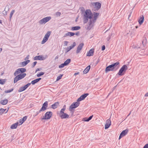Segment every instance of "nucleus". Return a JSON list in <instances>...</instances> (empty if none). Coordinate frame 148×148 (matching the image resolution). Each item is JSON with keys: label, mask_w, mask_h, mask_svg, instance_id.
<instances>
[{"label": "nucleus", "mask_w": 148, "mask_h": 148, "mask_svg": "<svg viewBox=\"0 0 148 148\" xmlns=\"http://www.w3.org/2000/svg\"><path fill=\"white\" fill-rule=\"evenodd\" d=\"M99 15V13L95 12H94L93 15L90 10H86L83 18L84 23H87L88 19H90L89 25H92L96 22Z\"/></svg>", "instance_id": "1"}, {"label": "nucleus", "mask_w": 148, "mask_h": 148, "mask_svg": "<svg viewBox=\"0 0 148 148\" xmlns=\"http://www.w3.org/2000/svg\"><path fill=\"white\" fill-rule=\"evenodd\" d=\"M119 67V63L117 62L107 66L105 69V72L106 73L110 71H115L118 69Z\"/></svg>", "instance_id": "2"}, {"label": "nucleus", "mask_w": 148, "mask_h": 148, "mask_svg": "<svg viewBox=\"0 0 148 148\" xmlns=\"http://www.w3.org/2000/svg\"><path fill=\"white\" fill-rule=\"evenodd\" d=\"M101 4L99 2L92 3L90 5L92 10L93 11H98L101 8Z\"/></svg>", "instance_id": "3"}, {"label": "nucleus", "mask_w": 148, "mask_h": 148, "mask_svg": "<svg viewBox=\"0 0 148 148\" xmlns=\"http://www.w3.org/2000/svg\"><path fill=\"white\" fill-rule=\"evenodd\" d=\"M127 69V67L126 65L123 66L119 70L118 74L120 76H122L124 75Z\"/></svg>", "instance_id": "4"}, {"label": "nucleus", "mask_w": 148, "mask_h": 148, "mask_svg": "<svg viewBox=\"0 0 148 148\" xmlns=\"http://www.w3.org/2000/svg\"><path fill=\"white\" fill-rule=\"evenodd\" d=\"M51 18L50 16L46 17L40 20L39 23L41 25L45 24L46 23L49 21Z\"/></svg>", "instance_id": "5"}, {"label": "nucleus", "mask_w": 148, "mask_h": 148, "mask_svg": "<svg viewBox=\"0 0 148 148\" xmlns=\"http://www.w3.org/2000/svg\"><path fill=\"white\" fill-rule=\"evenodd\" d=\"M80 104V103L78 101L75 102H74L72 103L70 107L69 110L70 111H71L75 108L77 107Z\"/></svg>", "instance_id": "6"}, {"label": "nucleus", "mask_w": 148, "mask_h": 148, "mask_svg": "<svg viewBox=\"0 0 148 148\" xmlns=\"http://www.w3.org/2000/svg\"><path fill=\"white\" fill-rule=\"evenodd\" d=\"M31 85V83H28L24 86L21 87L19 88L18 91L19 92H21L26 90L28 87Z\"/></svg>", "instance_id": "7"}, {"label": "nucleus", "mask_w": 148, "mask_h": 148, "mask_svg": "<svg viewBox=\"0 0 148 148\" xmlns=\"http://www.w3.org/2000/svg\"><path fill=\"white\" fill-rule=\"evenodd\" d=\"M52 115V113L51 112H47L45 114V118L43 119H50Z\"/></svg>", "instance_id": "8"}, {"label": "nucleus", "mask_w": 148, "mask_h": 148, "mask_svg": "<svg viewBox=\"0 0 148 148\" xmlns=\"http://www.w3.org/2000/svg\"><path fill=\"white\" fill-rule=\"evenodd\" d=\"M48 102L46 101L42 104V107L40 109V111H44L47 109L48 107Z\"/></svg>", "instance_id": "9"}, {"label": "nucleus", "mask_w": 148, "mask_h": 148, "mask_svg": "<svg viewBox=\"0 0 148 148\" xmlns=\"http://www.w3.org/2000/svg\"><path fill=\"white\" fill-rule=\"evenodd\" d=\"M89 95L88 93H85L82 95L77 100V101L79 102L85 99V98Z\"/></svg>", "instance_id": "10"}, {"label": "nucleus", "mask_w": 148, "mask_h": 148, "mask_svg": "<svg viewBox=\"0 0 148 148\" xmlns=\"http://www.w3.org/2000/svg\"><path fill=\"white\" fill-rule=\"evenodd\" d=\"M84 45V44L83 43H81L77 47L76 51V52L77 53H78L80 52V51L82 49Z\"/></svg>", "instance_id": "11"}, {"label": "nucleus", "mask_w": 148, "mask_h": 148, "mask_svg": "<svg viewBox=\"0 0 148 148\" xmlns=\"http://www.w3.org/2000/svg\"><path fill=\"white\" fill-rule=\"evenodd\" d=\"M27 118V116H25L23 118L20 119L17 122V123H18V124L19 125H20L22 124L26 120Z\"/></svg>", "instance_id": "12"}, {"label": "nucleus", "mask_w": 148, "mask_h": 148, "mask_svg": "<svg viewBox=\"0 0 148 148\" xmlns=\"http://www.w3.org/2000/svg\"><path fill=\"white\" fill-rule=\"evenodd\" d=\"M128 130H123L120 134L119 139H120L122 137L125 136L128 133Z\"/></svg>", "instance_id": "13"}, {"label": "nucleus", "mask_w": 148, "mask_h": 148, "mask_svg": "<svg viewBox=\"0 0 148 148\" xmlns=\"http://www.w3.org/2000/svg\"><path fill=\"white\" fill-rule=\"evenodd\" d=\"M111 125V121L110 120L108 119L106 121V124L105 125V129H108L110 126Z\"/></svg>", "instance_id": "14"}, {"label": "nucleus", "mask_w": 148, "mask_h": 148, "mask_svg": "<svg viewBox=\"0 0 148 148\" xmlns=\"http://www.w3.org/2000/svg\"><path fill=\"white\" fill-rule=\"evenodd\" d=\"M60 116L61 119H67L69 118V115L65 113L60 114Z\"/></svg>", "instance_id": "15"}, {"label": "nucleus", "mask_w": 148, "mask_h": 148, "mask_svg": "<svg viewBox=\"0 0 148 148\" xmlns=\"http://www.w3.org/2000/svg\"><path fill=\"white\" fill-rule=\"evenodd\" d=\"M75 35V33L72 32H68L67 33L65 34L64 36V37H65L67 36H69L70 37L73 36Z\"/></svg>", "instance_id": "16"}, {"label": "nucleus", "mask_w": 148, "mask_h": 148, "mask_svg": "<svg viewBox=\"0 0 148 148\" xmlns=\"http://www.w3.org/2000/svg\"><path fill=\"white\" fill-rule=\"evenodd\" d=\"M94 52V49H91L87 53V56H93V55Z\"/></svg>", "instance_id": "17"}, {"label": "nucleus", "mask_w": 148, "mask_h": 148, "mask_svg": "<svg viewBox=\"0 0 148 148\" xmlns=\"http://www.w3.org/2000/svg\"><path fill=\"white\" fill-rule=\"evenodd\" d=\"M43 59V57L40 56H36L34 58V60H42Z\"/></svg>", "instance_id": "18"}, {"label": "nucleus", "mask_w": 148, "mask_h": 148, "mask_svg": "<svg viewBox=\"0 0 148 148\" xmlns=\"http://www.w3.org/2000/svg\"><path fill=\"white\" fill-rule=\"evenodd\" d=\"M41 79V78H38L36 79L35 80H34L33 81H32L31 82V83L33 85H34L35 84L37 83L39 81H40Z\"/></svg>", "instance_id": "19"}, {"label": "nucleus", "mask_w": 148, "mask_h": 148, "mask_svg": "<svg viewBox=\"0 0 148 148\" xmlns=\"http://www.w3.org/2000/svg\"><path fill=\"white\" fill-rule=\"evenodd\" d=\"M59 106V103L58 102H56L55 103L51 105V108L53 109H54L56 108L58 106Z\"/></svg>", "instance_id": "20"}, {"label": "nucleus", "mask_w": 148, "mask_h": 148, "mask_svg": "<svg viewBox=\"0 0 148 148\" xmlns=\"http://www.w3.org/2000/svg\"><path fill=\"white\" fill-rule=\"evenodd\" d=\"M26 75V74L25 73H21L18 75L20 80L24 78Z\"/></svg>", "instance_id": "21"}, {"label": "nucleus", "mask_w": 148, "mask_h": 148, "mask_svg": "<svg viewBox=\"0 0 148 148\" xmlns=\"http://www.w3.org/2000/svg\"><path fill=\"white\" fill-rule=\"evenodd\" d=\"M144 20V17L143 15L140 17V18L138 20L139 23L141 25L143 23Z\"/></svg>", "instance_id": "22"}, {"label": "nucleus", "mask_w": 148, "mask_h": 148, "mask_svg": "<svg viewBox=\"0 0 148 148\" xmlns=\"http://www.w3.org/2000/svg\"><path fill=\"white\" fill-rule=\"evenodd\" d=\"M90 68V65L88 66L84 70V73L86 74L89 71Z\"/></svg>", "instance_id": "23"}, {"label": "nucleus", "mask_w": 148, "mask_h": 148, "mask_svg": "<svg viewBox=\"0 0 148 148\" xmlns=\"http://www.w3.org/2000/svg\"><path fill=\"white\" fill-rule=\"evenodd\" d=\"M30 62V60H27L25 61L22 62L21 63V64L23 66H26L28 63H29Z\"/></svg>", "instance_id": "24"}, {"label": "nucleus", "mask_w": 148, "mask_h": 148, "mask_svg": "<svg viewBox=\"0 0 148 148\" xmlns=\"http://www.w3.org/2000/svg\"><path fill=\"white\" fill-rule=\"evenodd\" d=\"M18 125V123L16 122L12 125L10 127V128L11 129H16Z\"/></svg>", "instance_id": "25"}, {"label": "nucleus", "mask_w": 148, "mask_h": 148, "mask_svg": "<svg viewBox=\"0 0 148 148\" xmlns=\"http://www.w3.org/2000/svg\"><path fill=\"white\" fill-rule=\"evenodd\" d=\"M8 102V101L7 99L3 100H1L0 101V103L3 105H5L7 104Z\"/></svg>", "instance_id": "26"}, {"label": "nucleus", "mask_w": 148, "mask_h": 148, "mask_svg": "<svg viewBox=\"0 0 148 148\" xmlns=\"http://www.w3.org/2000/svg\"><path fill=\"white\" fill-rule=\"evenodd\" d=\"M80 27L78 26L73 27H72L71 29V30L73 31L77 30L79 29H80Z\"/></svg>", "instance_id": "27"}, {"label": "nucleus", "mask_w": 148, "mask_h": 148, "mask_svg": "<svg viewBox=\"0 0 148 148\" xmlns=\"http://www.w3.org/2000/svg\"><path fill=\"white\" fill-rule=\"evenodd\" d=\"M18 70L20 71V72L22 73H23L25 72L26 70V69L24 68H19Z\"/></svg>", "instance_id": "28"}, {"label": "nucleus", "mask_w": 148, "mask_h": 148, "mask_svg": "<svg viewBox=\"0 0 148 148\" xmlns=\"http://www.w3.org/2000/svg\"><path fill=\"white\" fill-rule=\"evenodd\" d=\"M51 32L50 31L47 32L46 34H45L44 37L48 39L50 34H51Z\"/></svg>", "instance_id": "29"}, {"label": "nucleus", "mask_w": 148, "mask_h": 148, "mask_svg": "<svg viewBox=\"0 0 148 148\" xmlns=\"http://www.w3.org/2000/svg\"><path fill=\"white\" fill-rule=\"evenodd\" d=\"M20 79L19 78V77L18 76V75L16 76L14 78V83H16L18 81L20 80Z\"/></svg>", "instance_id": "30"}, {"label": "nucleus", "mask_w": 148, "mask_h": 148, "mask_svg": "<svg viewBox=\"0 0 148 148\" xmlns=\"http://www.w3.org/2000/svg\"><path fill=\"white\" fill-rule=\"evenodd\" d=\"M71 60L70 59H67L66 61H65L64 63L65 64L66 66L68 65L71 62Z\"/></svg>", "instance_id": "31"}, {"label": "nucleus", "mask_w": 148, "mask_h": 148, "mask_svg": "<svg viewBox=\"0 0 148 148\" xmlns=\"http://www.w3.org/2000/svg\"><path fill=\"white\" fill-rule=\"evenodd\" d=\"M15 12V10H13L11 12L10 14V21H11V19L12 18V16L14 13Z\"/></svg>", "instance_id": "32"}, {"label": "nucleus", "mask_w": 148, "mask_h": 148, "mask_svg": "<svg viewBox=\"0 0 148 148\" xmlns=\"http://www.w3.org/2000/svg\"><path fill=\"white\" fill-rule=\"evenodd\" d=\"M142 42L143 46L144 47L146 45V39L145 38H143V39Z\"/></svg>", "instance_id": "33"}, {"label": "nucleus", "mask_w": 148, "mask_h": 148, "mask_svg": "<svg viewBox=\"0 0 148 148\" xmlns=\"http://www.w3.org/2000/svg\"><path fill=\"white\" fill-rule=\"evenodd\" d=\"M6 81V79H0V84L3 85L5 84Z\"/></svg>", "instance_id": "34"}, {"label": "nucleus", "mask_w": 148, "mask_h": 148, "mask_svg": "<svg viewBox=\"0 0 148 148\" xmlns=\"http://www.w3.org/2000/svg\"><path fill=\"white\" fill-rule=\"evenodd\" d=\"M65 106H66L64 105V106L63 107V108L61 109V110L60 111V114L63 113H64V110H65V109H66Z\"/></svg>", "instance_id": "35"}, {"label": "nucleus", "mask_w": 148, "mask_h": 148, "mask_svg": "<svg viewBox=\"0 0 148 148\" xmlns=\"http://www.w3.org/2000/svg\"><path fill=\"white\" fill-rule=\"evenodd\" d=\"M48 39L44 37L43 39L41 42V44H44L48 40Z\"/></svg>", "instance_id": "36"}, {"label": "nucleus", "mask_w": 148, "mask_h": 148, "mask_svg": "<svg viewBox=\"0 0 148 148\" xmlns=\"http://www.w3.org/2000/svg\"><path fill=\"white\" fill-rule=\"evenodd\" d=\"M76 45V43L75 42H74L73 44L71 46H70L69 47L71 49L75 47Z\"/></svg>", "instance_id": "37"}, {"label": "nucleus", "mask_w": 148, "mask_h": 148, "mask_svg": "<svg viewBox=\"0 0 148 148\" xmlns=\"http://www.w3.org/2000/svg\"><path fill=\"white\" fill-rule=\"evenodd\" d=\"M18 69L16 70L15 72L14 75L15 76H16L17 75L20 73V71L18 70Z\"/></svg>", "instance_id": "38"}, {"label": "nucleus", "mask_w": 148, "mask_h": 148, "mask_svg": "<svg viewBox=\"0 0 148 148\" xmlns=\"http://www.w3.org/2000/svg\"><path fill=\"white\" fill-rule=\"evenodd\" d=\"M0 115L2 114L6 110V109H4L3 108L0 109Z\"/></svg>", "instance_id": "39"}, {"label": "nucleus", "mask_w": 148, "mask_h": 148, "mask_svg": "<svg viewBox=\"0 0 148 148\" xmlns=\"http://www.w3.org/2000/svg\"><path fill=\"white\" fill-rule=\"evenodd\" d=\"M63 75V74H60L59 76H58L57 78L56 81H59L61 79Z\"/></svg>", "instance_id": "40"}, {"label": "nucleus", "mask_w": 148, "mask_h": 148, "mask_svg": "<svg viewBox=\"0 0 148 148\" xmlns=\"http://www.w3.org/2000/svg\"><path fill=\"white\" fill-rule=\"evenodd\" d=\"M13 90H14L13 88H12L10 90H5V93H10V92H12V91H13Z\"/></svg>", "instance_id": "41"}, {"label": "nucleus", "mask_w": 148, "mask_h": 148, "mask_svg": "<svg viewBox=\"0 0 148 148\" xmlns=\"http://www.w3.org/2000/svg\"><path fill=\"white\" fill-rule=\"evenodd\" d=\"M45 73L44 72H41V73H39L37 75V76L38 77H40L41 76L43 75Z\"/></svg>", "instance_id": "42"}, {"label": "nucleus", "mask_w": 148, "mask_h": 148, "mask_svg": "<svg viewBox=\"0 0 148 148\" xmlns=\"http://www.w3.org/2000/svg\"><path fill=\"white\" fill-rule=\"evenodd\" d=\"M66 65L64 63L61 64L59 66V68H62L64 67Z\"/></svg>", "instance_id": "43"}, {"label": "nucleus", "mask_w": 148, "mask_h": 148, "mask_svg": "<svg viewBox=\"0 0 148 148\" xmlns=\"http://www.w3.org/2000/svg\"><path fill=\"white\" fill-rule=\"evenodd\" d=\"M82 120L84 121H87V122L88 121H90L89 120V119L88 118H87V117H85V118H84Z\"/></svg>", "instance_id": "44"}, {"label": "nucleus", "mask_w": 148, "mask_h": 148, "mask_svg": "<svg viewBox=\"0 0 148 148\" xmlns=\"http://www.w3.org/2000/svg\"><path fill=\"white\" fill-rule=\"evenodd\" d=\"M61 14V13L60 12H58L56 13V15L57 17L60 16Z\"/></svg>", "instance_id": "45"}, {"label": "nucleus", "mask_w": 148, "mask_h": 148, "mask_svg": "<svg viewBox=\"0 0 148 148\" xmlns=\"http://www.w3.org/2000/svg\"><path fill=\"white\" fill-rule=\"evenodd\" d=\"M71 49H70V48L69 47H67L66 48V53H67Z\"/></svg>", "instance_id": "46"}, {"label": "nucleus", "mask_w": 148, "mask_h": 148, "mask_svg": "<svg viewBox=\"0 0 148 148\" xmlns=\"http://www.w3.org/2000/svg\"><path fill=\"white\" fill-rule=\"evenodd\" d=\"M111 35H109L108 36L107 38L106 39L108 41H109L111 37Z\"/></svg>", "instance_id": "47"}, {"label": "nucleus", "mask_w": 148, "mask_h": 148, "mask_svg": "<svg viewBox=\"0 0 148 148\" xmlns=\"http://www.w3.org/2000/svg\"><path fill=\"white\" fill-rule=\"evenodd\" d=\"M37 63V62H34L33 63V64L32 65V68L34 67L36 65V64Z\"/></svg>", "instance_id": "48"}, {"label": "nucleus", "mask_w": 148, "mask_h": 148, "mask_svg": "<svg viewBox=\"0 0 148 148\" xmlns=\"http://www.w3.org/2000/svg\"><path fill=\"white\" fill-rule=\"evenodd\" d=\"M105 49V46L103 45L102 46L101 50L102 51H104Z\"/></svg>", "instance_id": "49"}, {"label": "nucleus", "mask_w": 148, "mask_h": 148, "mask_svg": "<svg viewBox=\"0 0 148 148\" xmlns=\"http://www.w3.org/2000/svg\"><path fill=\"white\" fill-rule=\"evenodd\" d=\"M68 42L66 41H65L64 42V45L65 46H67L68 45Z\"/></svg>", "instance_id": "50"}, {"label": "nucleus", "mask_w": 148, "mask_h": 148, "mask_svg": "<svg viewBox=\"0 0 148 148\" xmlns=\"http://www.w3.org/2000/svg\"><path fill=\"white\" fill-rule=\"evenodd\" d=\"M29 55H28L25 58V60H28L29 59Z\"/></svg>", "instance_id": "51"}, {"label": "nucleus", "mask_w": 148, "mask_h": 148, "mask_svg": "<svg viewBox=\"0 0 148 148\" xmlns=\"http://www.w3.org/2000/svg\"><path fill=\"white\" fill-rule=\"evenodd\" d=\"M143 148H148V143L146 144Z\"/></svg>", "instance_id": "52"}, {"label": "nucleus", "mask_w": 148, "mask_h": 148, "mask_svg": "<svg viewBox=\"0 0 148 148\" xmlns=\"http://www.w3.org/2000/svg\"><path fill=\"white\" fill-rule=\"evenodd\" d=\"M79 32H77L75 33V35L77 36H79Z\"/></svg>", "instance_id": "53"}, {"label": "nucleus", "mask_w": 148, "mask_h": 148, "mask_svg": "<svg viewBox=\"0 0 148 148\" xmlns=\"http://www.w3.org/2000/svg\"><path fill=\"white\" fill-rule=\"evenodd\" d=\"M93 117V115H91L90 116V117H89L88 118L89 120H90Z\"/></svg>", "instance_id": "54"}, {"label": "nucleus", "mask_w": 148, "mask_h": 148, "mask_svg": "<svg viewBox=\"0 0 148 148\" xmlns=\"http://www.w3.org/2000/svg\"><path fill=\"white\" fill-rule=\"evenodd\" d=\"M41 70V69L38 68L37 69L35 73H36L37 71H40Z\"/></svg>", "instance_id": "55"}, {"label": "nucleus", "mask_w": 148, "mask_h": 148, "mask_svg": "<svg viewBox=\"0 0 148 148\" xmlns=\"http://www.w3.org/2000/svg\"><path fill=\"white\" fill-rule=\"evenodd\" d=\"M41 112H43V111H40V109L39 111L37 112V115L39 113H40Z\"/></svg>", "instance_id": "56"}, {"label": "nucleus", "mask_w": 148, "mask_h": 148, "mask_svg": "<svg viewBox=\"0 0 148 148\" xmlns=\"http://www.w3.org/2000/svg\"><path fill=\"white\" fill-rule=\"evenodd\" d=\"M79 74V72L75 73L74 75H76Z\"/></svg>", "instance_id": "57"}, {"label": "nucleus", "mask_w": 148, "mask_h": 148, "mask_svg": "<svg viewBox=\"0 0 148 148\" xmlns=\"http://www.w3.org/2000/svg\"><path fill=\"white\" fill-rule=\"evenodd\" d=\"M145 97H148V92L146 93L145 95Z\"/></svg>", "instance_id": "58"}, {"label": "nucleus", "mask_w": 148, "mask_h": 148, "mask_svg": "<svg viewBox=\"0 0 148 148\" xmlns=\"http://www.w3.org/2000/svg\"><path fill=\"white\" fill-rule=\"evenodd\" d=\"M58 56H56L55 58V59H58Z\"/></svg>", "instance_id": "59"}, {"label": "nucleus", "mask_w": 148, "mask_h": 148, "mask_svg": "<svg viewBox=\"0 0 148 148\" xmlns=\"http://www.w3.org/2000/svg\"><path fill=\"white\" fill-rule=\"evenodd\" d=\"M2 50V49L1 48H0V52H1Z\"/></svg>", "instance_id": "60"}, {"label": "nucleus", "mask_w": 148, "mask_h": 148, "mask_svg": "<svg viewBox=\"0 0 148 148\" xmlns=\"http://www.w3.org/2000/svg\"><path fill=\"white\" fill-rule=\"evenodd\" d=\"M45 117V116H44L43 117L42 119H43Z\"/></svg>", "instance_id": "61"}, {"label": "nucleus", "mask_w": 148, "mask_h": 148, "mask_svg": "<svg viewBox=\"0 0 148 148\" xmlns=\"http://www.w3.org/2000/svg\"><path fill=\"white\" fill-rule=\"evenodd\" d=\"M130 113H131V112H130L129 114H128V115H127V116H129L130 115Z\"/></svg>", "instance_id": "62"}, {"label": "nucleus", "mask_w": 148, "mask_h": 148, "mask_svg": "<svg viewBox=\"0 0 148 148\" xmlns=\"http://www.w3.org/2000/svg\"><path fill=\"white\" fill-rule=\"evenodd\" d=\"M2 23V21H1L0 20V23Z\"/></svg>", "instance_id": "63"}, {"label": "nucleus", "mask_w": 148, "mask_h": 148, "mask_svg": "<svg viewBox=\"0 0 148 148\" xmlns=\"http://www.w3.org/2000/svg\"><path fill=\"white\" fill-rule=\"evenodd\" d=\"M138 26H136V28H138Z\"/></svg>", "instance_id": "64"}]
</instances>
